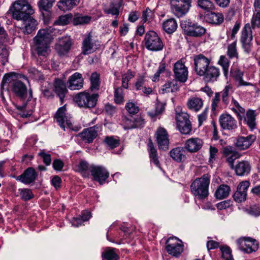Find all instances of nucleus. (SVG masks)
Segmentation results:
<instances>
[{"mask_svg": "<svg viewBox=\"0 0 260 260\" xmlns=\"http://www.w3.org/2000/svg\"><path fill=\"white\" fill-rule=\"evenodd\" d=\"M166 250L169 254L177 256L182 252L183 246L176 238H170L167 241Z\"/></svg>", "mask_w": 260, "mask_h": 260, "instance_id": "a211bd4d", "label": "nucleus"}, {"mask_svg": "<svg viewBox=\"0 0 260 260\" xmlns=\"http://www.w3.org/2000/svg\"><path fill=\"white\" fill-rule=\"evenodd\" d=\"M172 13L180 18L185 15L190 7V0H171Z\"/></svg>", "mask_w": 260, "mask_h": 260, "instance_id": "6e6552de", "label": "nucleus"}, {"mask_svg": "<svg viewBox=\"0 0 260 260\" xmlns=\"http://www.w3.org/2000/svg\"><path fill=\"white\" fill-rule=\"evenodd\" d=\"M218 63L222 68L223 74L225 77H228L229 73V68L230 66V62L229 59L225 56L222 55L218 61Z\"/></svg>", "mask_w": 260, "mask_h": 260, "instance_id": "09e8293b", "label": "nucleus"}, {"mask_svg": "<svg viewBox=\"0 0 260 260\" xmlns=\"http://www.w3.org/2000/svg\"><path fill=\"white\" fill-rule=\"evenodd\" d=\"M90 172L94 179L101 185L106 181L109 176L108 171L102 166H92Z\"/></svg>", "mask_w": 260, "mask_h": 260, "instance_id": "dca6fc26", "label": "nucleus"}, {"mask_svg": "<svg viewBox=\"0 0 260 260\" xmlns=\"http://www.w3.org/2000/svg\"><path fill=\"white\" fill-rule=\"evenodd\" d=\"M80 3V0H59L57 6L59 10L66 12L73 9Z\"/></svg>", "mask_w": 260, "mask_h": 260, "instance_id": "c756f323", "label": "nucleus"}, {"mask_svg": "<svg viewBox=\"0 0 260 260\" xmlns=\"http://www.w3.org/2000/svg\"><path fill=\"white\" fill-rule=\"evenodd\" d=\"M256 114L255 111L252 110H248L243 117L244 123L251 129L256 128Z\"/></svg>", "mask_w": 260, "mask_h": 260, "instance_id": "7c9ffc66", "label": "nucleus"}, {"mask_svg": "<svg viewBox=\"0 0 260 260\" xmlns=\"http://www.w3.org/2000/svg\"><path fill=\"white\" fill-rule=\"evenodd\" d=\"M73 45L72 39L69 36H64L58 39L55 45V50L60 56L67 55Z\"/></svg>", "mask_w": 260, "mask_h": 260, "instance_id": "9b49d317", "label": "nucleus"}, {"mask_svg": "<svg viewBox=\"0 0 260 260\" xmlns=\"http://www.w3.org/2000/svg\"><path fill=\"white\" fill-rule=\"evenodd\" d=\"M231 73L232 76L236 81V85L238 87L241 86H248L252 84L247 82H245L243 80L244 73L238 69H231Z\"/></svg>", "mask_w": 260, "mask_h": 260, "instance_id": "2f4dec72", "label": "nucleus"}, {"mask_svg": "<svg viewBox=\"0 0 260 260\" xmlns=\"http://www.w3.org/2000/svg\"><path fill=\"white\" fill-rule=\"evenodd\" d=\"M38 155L43 158V161L46 166L50 165L51 159L50 154H47L44 150H41Z\"/></svg>", "mask_w": 260, "mask_h": 260, "instance_id": "338daca9", "label": "nucleus"}, {"mask_svg": "<svg viewBox=\"0 0 260 260\" xmlns=\"http://www.w3.org/2000/svg\"><path fill=\"white\" fill-rule=\"evenodd\" d=\"M240 249L247 253H250L258 249V244L256 241L249 237L243 238L237 241Z\"/></svg>", "mask_w": 260, "mask_h": 260, "instance_id": "ddd939ff", "label": "nucleus"}, {"mask_svg": "<svg viewBox=\"0 0 260 260\" xmlns=\"http://www.w3.org/2000/svg\"><path fill=\"white\" fill-rule=\"evenodd\" d=\"M184 34L190 37H201L206 32V29L197 23L190 20H184L181 24Z\"/></svg>", "mask_w": 260, "mask_h": 260, "instance_id": "423d86ee", "label": "nucleus"}, {"mask_svg": "<svg viewBox=\"0 0 260 260\" xmlns=\"http://www.w3.org/2000/svg\"><path fill=\"white\" fill-rule=\"evenodd\" d=\"M114 101L117 104H121L123 102V93L122 87H118L115 90Z\"/></svg>", "mask_w": 260, "mask_h": 260, "instance_id": "4d7b16f0", "label": "nucleus"}, {"mask_svg": "<svg viewBox=\"0 0 260 260\" xmlns=\"http://www.w3.org/2000/svg\"><path fill=\"white\" fill-rule=\"evenodd\" d=\"M16 81H17V80H16V74L14 73L11 72L5 74L2 82V89H4V87L7 84L12 83V85Z\"/></svg>", "mask_w": 260, "mask_h": 260, "instance_id": "a18cd8bd", "label": "nucleus"}, {"mask_svg": "<svg viewBox=\"0 0 260 260\" xmlns=\"http://www.w3.org/2000/svg\"><path fill=\"white\" fill-rule=\"evenodd\" d=\"M145 80L144 76L140 77L135 83V87L137 90L143 89L145 84Z\"/></svg>", "mask_w": 260, "mask_h": 260, "instance_id": "774afa93", "label": "nucleus"}, {"mask_svg": "<svg viewBox=\"0 0 260 260\" xmlns=\"http://www.w3.org/2000/svg\"><path fill=\"white\" fill-rule=\"evenodd\" d=\"M223 153L226 157V161L232 169H234L238 176H244L249 173L251 166L246 160L239 161L234 167V162L240 157V154L236 149L231 146H226L223 148Z\"/></svg>", "mask_w": 260, "mask_h": 260, "instance_id": "f257e3e1", "label": "nucleus"}, {"mask_svg": "<svg viewBox=\"0 0 260 260\" xmlns=\"http://www.w3.org/2000/svg\"><path fill=\"white\" fill-rule=\"evenodd\" d=\"M144 120L141 117H138L135 119H125L124 121L125 129H132L136 127H140L144 125Z\"/></svg>", "mask_w": 260, "mask_h": 260, "instance_id": "72a5a7b5", "label": "nucleus"}, {"mask_svg": "<svg viewBox=\"0 0 260 260\" xmlns=\"http://www.w3.org/2000/svg\"><path fill=\"white\" fill-rule=\"evenodd\" d=\"M51 30L49 28L40 29L33 39L32 49L39 56H46L49 50Z\"/></svg>", "mask_w": 260, "mask_h": 260, "instance_id": "f03ea898", "label": "nucleus"}, {"mask_svg": "<svg viewBox=\"0 0 260 260\" xmlns=\"http://www.w3.org/2000/svg\"><path fill=\"white\" fill-rule=\"evenodd\" d=\"M98 97V94H90L86 92H82L76 94L74 100L80 107L91 108L95 106Z\"/></svg>", "mask_w": 260, "mask_h": 260, "instance_id": "39448f33", "label": "nucleus"}, {"mask_svg": "<svg viewBox=\"0 0 260 260\" xmlns=\"http://www.w3.org/2000/svg\"><path fill=\"white\" fill-rule=\"evenodd\" d=\"M103 256L107 260H117L118 255L114 251V249H108L103 253Z\"/></svg>", "mask_w": 260, "mask_h": 260, "instance_id": "5fc2aeb1", "label": "nucleus"}, {"mask_svg": "<svg viewBox=\"0 0 260 260\" xmlns=\"http://www.w3.org/2000/svg\"><path fill=\"white\" fill-rule=\"evenodd\" d=\"M210 182V176L208 174L196 179L190 186L192 193L199 199L206 198L209 194L208 188Z\"/></svg>", "mask_w": 260, "mask_h": 260, "instance_id": "20e7f679", "label": "nucleus"}, {"mask_svg": "<svg viewBox=\"0 0 260 260\" xmlns=\"http://www.w3.org/2000/svg\"><path fill=\"white\" fill-rule=\"evenodd\" d=\"M231 191L230 188L226 185H221L216 190L215 196L218 199H222L229 195Z\"/></svg>", "mask_w": 260, "mask_h": 260, "instance_id": "ea45409f", "label": "nucleus"}, {"mask_svg": "<svg viewBox=\"0 0 260 260\" xmlns=\"http://www.w3.org/2000/svg\"><path fill=\"white\" fill-rule=\"evenodd\" d=\"M125 109L131 114H135L139 111V107L133 102L127 103L125 106Z\"/></svg>", "mask_w": 260, "mask_h": 260, "instance_id": "0e129e2a", "label": "nucleus"}, {"mask_svg": "<svg viewBox=\"0 0 260 260\" xmlns=\"http://www.w3.org/2000/svg\"><path fill=\"white\" fill-rule=\"evenodd\" d=\"M165 110V105L162 103H158L156 105L154 111H151L148 112V115L151 117H154L161 114Z\"/></svg>", "mask_w": 260, "mask_h": 260, "instance_id": "13d9d810", "label": "nucleus"}, {"mask_svg": "<svg viewBox=\"0 0 260 260\" xmlns=\"http://www.w3.org/2000/svg\"><path fill=\"white\" fill-rule=\"evenodd\" d=\"M9 51L7 47L0 44V62L4 66L8 62Z\"/></svg>", "mask_w": 260, "mask_h": 260, "instance_id": "49530a36", "label": "nucleus"}, {"mask_svg": "<svg viewBox=\"0 0 260 260\" xmlns=\"http://www.w3.org/2000/svg\"><path fill=\"white\" fill-rule=\"evenodd\" d=\"M250 182L248 181H243L238 185L237 190L233 195L234 199L236 202L241 203L246 200L247 191Z\"/></svg>", "mask_w": 260, "mask_h": 260, "instance_id": "f3484780", "label": "nucleus"}, {"mask_svg": "<svg viewBox=\"0 0 260 260\" xmlns=\"http://www.w3.org/2000/svg\"><path fill=\"white\" fill-rule=\"evenodd\" d=\"M91 20L90 17L87 16H78L73 18V23L74 25H80L88 23Z\"/></svg>", "mask_w": 260, "mask_h": 260, "instance_id": "6e6d98bb", "label": "nucleus"}, {"mask_svg": "<svg viewBox=\"0 0 260 260\" xmlns=\"http://www.w3.org/2000/svg\"><path fill=\"white\" fill-rule=\"evenodd\" d=\"M55 0H40L38 3V5L41 10L47 11L50 9L55 2Z\"/></svg>", "mask_w": 260, "mask_h": 260, "instance_id": "864d4df0", "label": "nucleus"}, {"mask_svg": "<svg viewBox=\"0 0 260 260\" xmlns=\"http://www.w3.org/2000/svg\"><path fill=\"white\" fill-rule=\"evenodd\" d=\"M12 90L17 95L23 98L26 93V86L20 81H15L12 85Z\"/></svg>", "mask_w": 260, "mask_h": 260, "instance_id": "e433bc0d", "label": "nucleus"}, {"mask_svg": "<svg viewBox=\"0 0 260 260\" xmlns=\"http://www.w3.org/2000/svg\"><path fill=\"white\" fill-rule=\"evenodd\" d=\"M122 5V0H117L110 3L108 6L105 7L104 11L108 14H111L117 17L119 14V9Z\"/></svg>", "mask_w": 260, "mask_h": 260, "instance_id": "cd10ccee", "label": "nucleus"}, {"mask_svg": "<svg viewBox=\"0 0 260 260\" xmlns=\"http://www.w3.org/2000/svg\"><path fill=\"white\" fill-rule=\"evenodd\" d=\"M203 145V142L199 138H192L187 140L184 144L185 149L190 153H194L200 150Z\"/></svg>", "mask_w": 260, "mask_h": 260, "instance_id": "412c9836", "label": "nucleus"}, {"mask_svg": "<svg viewBox=\"0 0 260 260\" xmlns=\"http://www.w3.org/2000/svg\"><path fill=\"white\" fill-rule=\"evenodd\" d=\"M68 87L71 90H78L83 85L82 75L79 73H75L70 77L68 81Z\"/></svg>", "mask_w": 260, "mask_h": 260, "instance_id": "393cba45", "label": "nucleus"}, {"mask_svg": "<svg viewBox=\"0 0 260 260\" xmlns=\"http://www.w3.org/2000/svg\"><path fill=\"white\" fill-rule=\"evenodd\" d=\"M173 72L176 80L181 83L185 82L188 78V68L181 59L176 62L173 67Z\"/></svg>", "mask_w": 260, "mask_h": 260, "instance_id": "9d476101", "label": "nucleus"}, {"mask_svg": "<svg viewBox=\"0 0 260 260\" xmlns=\"http://www.w3.org/2000/svg\"><path fill=\"white\" fill-rule=\"evenodd\" d=\"M255 136L250 135L247 137H240L237 139L235 146L240 150H244L248 149L255 141Z\"/></svg>", "mask_w": 260, "mask_h": 260, "instance_id": "b1692460", "label": "nucleus"}, {"mask_svg": "<svg viewBox=\"0 0 260 260\" xmlns=\"http://www.w3.org/2000/svg\"><path fill=\"white\" fill-rule=\"evenodd\" d=\"M12 17L17 20H26L34 13V10L26 0L15 1L10 8Z\"/></svg>", "mask_w": 260, "mask_h": 260, "instance_id": "7ed1b4c3", "label": "nucleus"}, {"mask_svg": "<svg viewBox=\"0 0 260 260\" xmlns=\"http://www.w3.org/2000/svg\"><path fill=\"white\" fill-rule=\"evenodd\" d=\"M186 150L184 147H177L170 151V157L177 162L184 161L186 159Z\"/></svg>", "mask_w": 260, "mask_h": 260, "instance_id": "bb28decb", "label": "nucleus"}, {"mask_svg": "<svg viewBox=\"0 0 260 260\" xmlns=\"http://www.w3.org/2000/svg\"><path fill=\"white\" fill-rule=\"evenodd\" d=\"M105 145L110 149H114L119 145V140L114 136H106L104 140Z\"/></svg>", "mask_w": 260, "mask_h": 260, "instance_id": "79ce46f5", "label": "nucleus"}, {"mask_svg": "<svg viewBox=\"0 0 260 260\" xmlns=\"http://www.w3.org/2000/svg\"><path fill=\"white\" fill-rule=\"evenodd\" d=\"M162 26L166 32L168 34H172L176 30L177 28V23L174 19L171 18L166 20L163 23Z\"/></svg>", "mask_w": 260, "mask_h": 260, "instance_id": "58836bf2", "label": "nucleus"}, {"mask_svg": "<svg viewBox=\"0 0 260 260\" xmlns=\"http://www.w3.org/2000/svg\"><path fill=\"white\" fill-rule=\"evenodd\" d=\"M156 143L160 150H167L169 147V135L165 128L158 127L155 134Z\"/></svg>", "mask_w": 260, "mask_h": 260, "instance_id": "f8f14e48", "label": "nucleus"}, {"mask_svg": "<svg viewBox=\"0 0 260 260\" xmlns=\"http://www.w3.org/2000/svg\"><path fill=\"white\" fill-rule=\"evenodd\" d=\"M24 22L25 27L24 32L27 34H31L36 27L37 25V21L30 16L26 20H22Z\"/></svg>", "mask_w": 260, "mask_h": 260, "instance_id": "4c0bfd02", "label": "nucleus"}, {"mask_svg": "<svg viewBox=\"0 0 260 260\" xmlns=\"http://www.w3.org/2000/svg\"><path fill=\"white\" fill-rule=\"evenodd\" d=\"M53 90L59 97L61 104L68 92L66 85L64 82L59 79H55L53 83Z\"/></svg>", "mask_w": 260, "mask_h": 260, "instance_id": "6ab92c4d", "label": "nucleus"}, {"mask_svg": "<svg viewBox=\"0 0 260 260\" xmlns=\"http://www.w3.org/2000/svg\"><path fill=\"white\" fill-rule=\"evenodd\" d=\"M232 89V87L230 85L226 86L224 89L221 92L222 93V101L225 104L228 105L229 103V92L230 90Z\"/></svg>", "mask_w": 260, "mask_h": 260, "instance_id": "e2e57ef3", "label": "nucleus"}, {"mask_svg": "<svg viewBox=\"0 0 260 260\" xmlns=\"http://www.w3.org/2000/svg\"><path fill=\"white\" fill-rule=\"evenodd\" d=\"M198 4L200 8L207 11L215 9V5L211 0H198Z\"/></svg>", "mask_w": 260, "mask_h": 260, "instance_id": "8fccbe9b", "label": "nucleus"}, {"mask_svg": "<svg viewBox=\"0 0 260 260\" xmlns=\"http://www.w3.org/2000/svg\"><path fill=\"white\" fill-rule=\"evenodd\" d=\"M252 39L251 27L249 23H247L242 29L240 38L242 47L246 53H249L251 51L252 46Z\"/></svg>", "mask_w": 260, "mask_h": 260, "instance_id": "1a4fd4ad", "label": "nucleus"}, {"mask_svg": "<svg viewBox=\"0 0 260 260\" xmlns=\"http://www.w3.org/2000/svg\"><path fill=\"white\" fill-rule=\"evenodd\" d=\"M97 130L95 127H91L85 129L79 134V136L82 140L88 143L92 142L93 140L97 136Z\"/></svg>", "mask_w": 260, "mask_h": 260, "instance_id": "c85d7f7f", "label": "nucleus"}, {"mask_svg": "<svg viewBox=\"0 0 260 260\" xmlns=\"http://www.w3.org/2000/svg\"><path fill=\"white\" fill-rule=\"evenodd\" d=\"M97 49L95 42L92 39L90 33L84 39L82 42V53L84 55L91 54Z\"/></svg>", "mask_w": 260, "mask_h": 260, "instance_id": "4be33fe9", "label": "nucleus"}, {"mask_svg": "<svg viewBox=\"0 0 260 260\" xmlns=\"http://www.w3.org/2000/svg\"><path fill=\"white\" fill-rule=\"evenodd\" d=\"M251 25L253 28L260 27V12L254 13L251 19Z\"/></svg>", "mask_w": 260, "mask_h": 260, "instance_id": "69168bd1", "label": "nucleus"}, {"mask_svg": "<svg viewBox=\"0 0 260 260\" xmlns=\"http://www.w3.org/2000/svg\"><path fill=\"white\" fill-rule=\"evenodd\" d=\"M211 60L203 54H199L194 58V69L196 73L201 76L210 66Z\"/></svg>", "mask_w": 260, "mask_h": 260, "instance_id": "4468645a", "label": "nucleus"}, {"mask_svg": "<svg viewBox=\"0 0 260 260\" xmlns=\"http://www.w3.org/2000/svg\"><path fill=\"white\" fill-rule=\"evenodd\" d=\"M148 147L149 157L151 160L156 166L160 167V164L158 158L157 150L155 148L152 140L150 139L148 141Z\"/></svg>", "mask_w": 260, "mask_h": 260, "instance_id": "c9c22d12", "label": "nucleus"}, {"mask_svg": "<svg viewBox=\"0 0 260 260\" xmlns=\"http://www.w3.org/2000/svg\"><path fill=\"white\" fill-rule=\"evenodd\" d=\"M19 190L20 191L21 198L24 201L29 200L34 197L31 190L29 189H19Z\"/></svg>", "mask_w": 260, "mask_h": 260, "instance_id": "052dcab7", "label": "nucleus"}, {"mask_svg": "<svg viewBox=\"0 0 260 260\" xmlns=\"http://www.w3.org/2000/svg\"><path fill=\"white\" fill-rule=\"evenodd\" d=\"M207 22L216 25L222 23L223 21V16L221 13L210 12L205 16Z\"/></svg>", "mask_w": 260, "mask_h": 260, "instance_id": "473e14b6", "label": "nucleus"}, {"mask_svg": "<svg viewBox=\"0 0 260 260\" xmlns=\"http://www.w3.org/2000/svg\"><path fill=\"white\" fill-rule=\"evenodd\" d=\"M144 42L146 48L152 51L161 50L164 44L157 34L154 31H149L145 35Z\"/></svg>", "mask_w": 260, "mask_h": 260, "instance_id": "0eeeda50", "label": "nucleus"}, {"mask_svg": "<svg viewBox=\"0 0 260 260\" xmlns=\"http://www.w3.org/2000/svg\"><path fill=\"white\" fill-rule=\"evenodd\" d=\"M177 126L179 131L183 134L186 135L189 134L192 129L190 121L185 123L178 124Z\"/></svg>", "mask_w": 260, "mask_h": 260, "instance_id": "603ef678", "label": "nucleus"}, {"mask_svg": "<svg viewBox=\"0 0 260 260\" xmlns=\"http://www.w3.org/2000/svg\"><path fill=\"white\" fill-rule=\"evenodd\" d=\"M227 55L230 58H238V52L237 49V42L236 41L228 45Z\"/></svg>", "mask_w": 260, "mask_h": 260, "instance_id": "37998d69", "label": "nucleus"}, {"mask_svg": "<svg viewBox=\"0 0 260 260\" xmlns=\"http://www.w3.org/2000/svg\"><path fill=\"white\" fill-rule=\"evenodd\" d=\"M91 86L92 91L98 90L100 87V75L96 72L93 73L90 77Z\"/></svg>", "mask_w": 260, "mask_h": 260, "instance_id": "de8ad7c7", "label": "nucleus"}, {"mask_svg": "<svg viewBox=\"0 0 260 260\" xmlns=\"http://www.w3.org/2000/svg\"><path fill=\"white\" fill-rule=\"evenodd\" d=\"M204 72L201 76H204V79L207 82L217 81L220 74L219 69L213 66H209Z\"/></svg>", "mask_w": 260, "mask_h": 260, "instance_id": "5701e85b", "label": "nucleus"}, {"mask_svg": "<svg viewBox=\"0 0 260 260\" xmlns=\"http://www.w3.org/2000/svg\"><path fill=\"white\" fill-rule=\"evenodd\" d=\"M176 119L177 122V125L181 124L182 123H185L189 121V115L187 113L185 112H181L176 114Z\"/></svg>", "mask_w": 260, "mask_h": 260, "instance_id": "bf43d9fd", "label": "nucleus"}, {"mask_svg": "<svg viewBox=\"0 0 260 260\" xmlns=\"http://www.w3.org/2000/svg\"><path fill=\"white\" fill-rule=\"evenodd\" d=\"M222 257L225 260H234L231 249L228 246H223L220 248Z\"/></svg>", "mask_w": 260, "mask_h": 260, "instance_id": "680f3d73", "label": "nucleus"}, {"mask_svg": "<svg viewBox=\"0 0 260 260\" xmlns=\"http://www.w3.org/2000/svg\"><path fill=\"white\" fill-rule=\"evenodd\" d=\"M203 106V100L198 97H192L190 98L187 103L188 108L193 111H199Z\"/></svg>", "mask_w": 260, "mask_h": 260, "instance_id": "f704fd0d", "label": "nucleus"}, {"mask_svg": "<svg viewBox=\"0 0 260 260\" xmlns=\"http://www.w3.org/2000/svg\"><path fill=\"white\" fill-rule=\"evenodd\" d=\"M73 19V15L71 13L61 15L55 21V23L58 25H67Z\"/></svg>", "mask_w": 260, "mask_h": 260, "instance_id": "3c124183", "label": "nucleus"}, {"mask_svg": "<svg viewBox=\"0 0 260 260\" xmlns=\"http://www.w3.org/2000/svg\"><path fill=\"white\" fill-rule=\"evenodd\" d=\"M219 121L221 127L224 130L233 131L238 127L236 120L230 114L221 115Z\"/></svg>", "mask_w": 260, "mask_h": 260, "instance_id": "2eb2a0df", "label": "nucleus"}, {"mask_svg": "<svg viewBox=\"0 0 260 260\" xmlns=\"http://www.w3.org/2000/svg\"><path fill=\"white\" fill-rule=\"evenodd\" d=\"M179 89V87L177 84V80H173L172 81H168L166 82L162 88V90L164 92H176Z\"/></svg>", "mask_w": 260, "mask_h": 260, "instance_id": "a19ab883", "label": "nucleus"}, {"mask_svg": "<svg viewBox=\"0 0 260 260\" xmlns=\"http://www.w3.org/2000/svg\"><path fill=\"white\" fill-rule=\"evenodd\" d=\"M38 174L31 167L27 168L23 173L17 177V180L25 184H30L35 181Z\"/></svg>", "mask_w": 260, "mask_h": 260, "instance_id": "a878e982", "label": "nucleus"}, {"mask_svg": "<svg viewBox=\"0 0 260 260\" xmlns=\"http://www.w3.org/2000/svg\"><path fill=\"white\" fill-rule=\"evenodd\" d=\"M92 166H89L88 163L86 161H81L78 165V171L81 173L84 177H88L89 176V172Z\"/></svg>", "mask_w": 260, "mask_h": 260, "instance_id": "c03bdc74", "label": "nucleus"}, {"mask_svg": "<svg viewBox=\"0 0 260 260\" xmlns=\"http://www.w3.org/2000/svg\"><path fill=\"white\" fill-rule=\"evenodd\" d=\"M66 105L63 106L59 108L56 114H55V118L56 119L57 122L58 123L60 126L64 129L65 125L64 123L66 122L67 126L70 128H72V124L71 121L68 119V117L66 114Z\"/></svg>", "mask_w": 260, "mask_h": 260, "instance_id": "aec40b11", "label": "nucleus"}]
</instances>
